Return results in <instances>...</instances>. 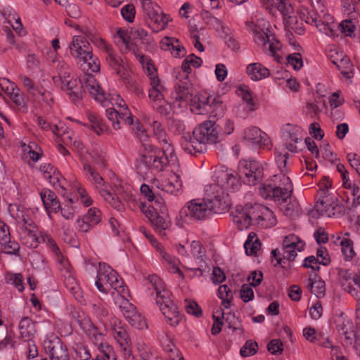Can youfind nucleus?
Wrapping results in <instances>:
<instances>
[{"label": "nucleus", "instance_id": "09e8293b", "mask_svg": "<svg viewBox=\"0 0 360 360\" xmlns=\"http://www.w3.org/2000/svg\"><path fill=\"white\" fill-rule=\"evenodd\" d=\"M276 3L274 0H271V5L276 4L278 10L281 13L283 17V20L285 18H288V15L293 13L294 8L291 5L289 0H276Z\"/></svg>", "mask_w": 360, "mask_h": 360}, {"label": "nucleus", "instance_id": "5fc2aeb1", "mask_svg": "<svg viewBox=\"0 0 360 360\" xmlns=\"http://www.w3.org/2000/svg\"><path fill=\"white\" fill-rule=\"evenodd\" d=\"M176 100L181 101H186L190 98L191 94L186 82L177 84L176 86Z\"/></svg>", "mask_w": 360, "mask_h": 360}, {"label": "nucleus", "instance_id": "dca6fc26", "mask_svg": "<svg viewBox=\"0 0 360 360\" xmlns=\"http://www.w3.org/2000/svg\"><path fill=\"white\" fill-rule=\"evenodd\" d=\"M244 139L249 143L260 148H270V139L267 134L256 127H250L245 131Z\"/></svg>", "mask_w": 360, "mask_h": 360}, {"label": "nucleus", "instance_id": "9b49d317", "mask_svg": "<svg viewBox=\"0 0 360 360\" xmlns=\"http://www.w3.org/2000/svg\"><path fill=\"white\" fill-rule=\"evenodd\" d=\"M240 172L243 174V182L250 186L260 183L264 178V169L262 165L255 160H241Z\"/></svg>", "mask_w": 360, "mask_h": 360}, {"label": "nucleus", "instance_id": "4468645a", "mask_svg": "<svg viewBox=\"0 0 360 360\" xmlns=\"http://www.w3.org/2000/svg\"><path fill=\"white\" fill-rule=\"evenodd\" d=\"M84 35H86L84 34ZM89 39L86 36H75L69 45L71 55L79 60H82L84 56L90 54L92 51L89 42L86 39Z\"/></svg>", "mask_w": 360, "mask_h": 360}, {"label": "nucleus", "instance_id": "8fccbe9b", "mask_svg": "<svg viewBox=\"0 0 360 360\" xmlns=\"http://www.w3.org/2000/svg\"><path fill=\"white\" fill-rule=\"evenodd\" d=\"M20 79L22 82V84L27 89L29 94H32L33 96H35V92H37L39 95H41L44 99H45L46 96V92L43 91L41 89H39L38 87H36L34 86V84L33 81L25 75H21Z\"/></svg>", "mask_w": 360, "mask_h": 360}, {"label": "nucleus", "instance_id": "6e6d98bb", "mask_svg": "<svg viewBox=\"0 0 360 360\" xmlns=\"http://www.w3.org/2000/svg\"><path fill=\"white\" fill-rule=\"evenodd\" d=\"M64 284L68 290L75 296L79 292V287L76 279L70 274L65 276Z\"/></svg>", "mask_w": 360, "mask_h": 360}, {"label": "nucleus", "instance_id": "a878e982", "mask_svg": "<svg viewBox=\"0 0 360 360\" xmlns=\"http://www.w3.org/2000/svg\"><path fill=\"white\" fill-rule=\"evenodd\" d=\"M163 190L174 195H179L182 191V182L180 176L174 173L165 181Z\"/></svg>", "mask_w": 360, "mask_h": 360}, {"label": "nucleus", "instance_id": "680f3d73", "mask_svg": "<svg viewBox=\"0 0 360 360\" xmlns=\"http://www.w3.org/2000/svg\"><path fill=\"white\" fill-rule=\"evenodd\" d=\"M121 14L124 19L129 22H132L135 18L136 10L133 4H127L121 9Z\"/></svg>", "mask_w": 360, "mask_h": 360}, {"label": "nucleus", "instance_id": "7c9ffc66", "mask_svg": "<svg viewBox=\"0 0 360 360\" xmlns=\"http://www.w3.org/2000/svg\"><path fill=\"white\" fill-rule=\"evenodd\" d=\"M261 242L257 234L254 232L250 233L247 240L244 243L245 252L248 255H256L261 248Z\"/></svg>", "mask_w": 360, "mask_h": 360}, {"label": "nucleus", "instance_id": "0eeeda50", "mask_svg": "<svg viewBox=\"0 0 360 360\" xmlns=\"http://www.w3.org/2000/svg\"><path fill=\"white\" fill-rule=\"evenodd\" d=\"M283 185L278 186L276 184H264L259 189L261 196L269 200L278 202H287L292 193V184L289 177L283 174Z\"/></svg>", "mask_w": 360, "mask_h": 360}, {"label": "nucleus", "instance_id": "4d7b16f0", "mask_svg": "<svg viewBox=\"0 0 360 360\" xmlns=\"http://www.w3.org/2000/svg\"><path fill=\"white\" fill-rule=\"evenodd\" d=\"M85 215V220L91 219V224L97 225L101 221L102 213L101 210L96 207L89 209Z\"/></svg>", "mask_w": 360, "mask_h": 360}, {"label": "nucleus", "instance_id": "6e6552de", "mask_svg": "<svg viewBox=\"0 0 360 360\" xmlns=\"http://www.w3.org/2000/svg\"><path fill=\"white\" fill-rule=\"evenodd\" d=\"M76 321L100 351L104 350L105 346H110L107 342H104V334L99 331L98 328L84 314H79L76 317Z\"/></svg>", "mask_w": 360, "mask_h": 360}, {"label": "nucleus", "instance_id": "412c9836", "mask_svg": "<svg viewBox=\"0 0 360 360\" xmlns=\"http://www.w3.org/2000/svg\"><path fill=\"white\" fill-rule=\"evenodd\" d=\"M40 196L46 210L58 212L60 208V203L56 193L50 189H44L40 193Z\"/></svg>", "mask_w": 360, "mask_h": 360}, {"label": "nucleus", "instance_id": "b1692460", "mask_svg": "<svg viewBox=\"0 0 360 360\" xmlns=\"http://www.w3.org/2000/svg\"><path fill=\"white\" fill-rule=\"evenodd\" d=\"M152 202L153 204L148 206L144 202H140L139 207L144 214H148L149 212L155 214L167 213V209L162 198H155Z\"/></svg>", "mask_w": 360, "mask_h": 360}, {"label": "nucleus", "instance_id": "bb28decb", "mask_svg": "<svg viewBox=\"0 0 360 360\" xmlns=\"http://www.w3.org/2000/svg\"><path fill=\"white\" fill-rule=\"evenodd\" d=\"M19 330L21 338L26 341L30 340L36 332L34 323L32 322V319L27 316L22 318L20 320L19 323Z\"/></svg>", "mask_w": 360, "mask_h": 360}, {"label": "nucleus", "instance_id": "a211bd4d", "mask_svg": "<svg viewBox=\"0 0 360 360\" xmlns=\"http://www.w3.org/2000/svg\"><path fill=\"white\" fill-rule=\"evenodd\" d=\"M85 88L91 94L95 99L101 103L103 106H106V103H108L105 98L104 91L98 85L96 79L94 76L88 75L84 81Z\"/></svg>", "mask_w": 360, "mask_h": 360}, {"label": "nucleus", "instance_id": "393cba45", "mask_svg": "<svg viewBox=\"0 0 360 360\" xmlns=\"http://www.w3.org/2000/svg\"><path fill=\"white\" fill-rule=\"evenodd\" d=\"M226 105L221 100L220 96L213 97L210 103L207 113L210 114V117L216 118L217 120L222 117L225 113Z\"/></svg>", "mask_w": 360, "mask_h": 360}, {"label": "nucleus", "instance_id": "49530a36", "mask_svg": "<svg viewBox=\"0 0 360 360\" xmlns=\"http://www.w3.org/2000/svg\"><path fill=\"white\" fill-rule=\"evenodd\" d=\"M212 97L201 94L198 97V101H194L193 106L198 110V114H205L207 112Z\"/></svg>", "mask_w": 360, "mask_h": 360}, {"label": "nucleus", "instance_id": "f704fd0d", "mask_svg": "<svg viewBox=\"0 0 360 360\" xmlns=\"http://www.w3.org/2000/svg\"><path fill=\"white\" fill-rule=\"evenodd\" d=\"M297 13L302 20L309 25H314L317 23L318 13L314 11L310 10L304 6H300L298 8Z\"/></svg>", "mask_w": 360, "mask_h": 360}, {"label": "nucleus", "instance_id": "69168bd1", "mask_svg": "<svg viewBox=\"0 0 360 360\" xmlns=\"http://www.w3.org/2000/svg\"><path fill=\"white\" fill-rule=\"evenodd\" d=\"M321 150L323 157L326 160H327L331 162H335L338 160L336 155L333 153L328 142H323V144L322 146H321Z\"/></svg>", "mask_w": 360, "mask_h": 360}, {"label": "nucleus", "instance_id": "37998d69", "mask_svg": "<svg viewBox=\"0 0 360 360\" xmlns=\"http://www.w3.org/2000/svg\"><path fill=\"white\" fill-rule=\"evenodd\" d=\"M102 195L105 200L108 202L112 207L119 212L124 210V205L120 198L115 193H112L107 191H103Z\"/></svg>", "mask_w": 360, "mask_h": 360}, {"label": "nucleus", "instance_id": "f3484780", "mask_svg": "<svg viewBox=\"0 0 360 360\" xmlns=\"http://www.w3.org/2000/svg\"><path fill=\"white\" fill-rule=\"evenodd\" d=\"M149 219L151 226L154 231L162 236H166L165 231L169 229L171 225V220L168 213L162 212V214H145Z\"/></svg>", "mask_w": 360, "mask_h": 360}, {"label": "nucleus", "instance_id": "774afa93", "mask_svg": "<svg viewBox=\"0 0 360 360\" xmlns=\"http://www.w3.org/2000/svg\"><path fill=\"white\" fill-rule=\"evenodd\" d=\"M74 351L76 354V358L79 360H90L91 358L90 351L82 345H77Z\"/></svg>", "mask_w": 360, "mask_h": 360}, {"label": "nucleus", "instance_id": "3c124183", "mask_svg": "<svg viewBox=\"0 0 360 360\" xmlns=\"http://www.w3.org/2000/svg\"><path fill=\"white\" fill-rule=\"evenodd\" d=\"M2 252L6 255L20 256V245L15 240H8L5 244H0Z\"/></svg>", "mask_w": 360, "mask_h": 360}, {"label": "nucleus", "instance_id": "cd10ccee", "mask_svg": "<svg viewBox=\"0 0 360 360\" xmlns=\"http://www.w3.org/2000/svg\"><path fill=\"white\" fill-rule=\"evenodd\" d=\"M246 25L254 34V40L255 43L261 45H266L267 42H270L271 36L265 32L259 26L253 23V22H246Z\"/></svg>", "mask_w": 360, "mask_h": 360}, {"label": "nucleus", "instance_id": "ea45409f", "mask_svg": "<svg viewBox=\"0 0 360 360\" xmlns=\"http://www.w3.org/2000/svg\"><path fill=\"white\" fill-rule=\"evenodd\" d=\"M332 62L337 66L341 74L346 78L349 79L352 77L353 65L348 58H342L339 62H336L335 60H333Z\"/></svg>", "mask_w": 360, "mask_h": 360}, {"label": "nucleus", "instance_id": "603ef678", "mask_svg": "<svg viewBox=\"0 0 360 360\" xmlns=\"http://www.w3.org/2000/svg\"><path fill=\"white\" fill-rule=\"evenodd\" d=\"M258 345L257 342L252 340H247L245 345L240 348V354L243 357L250 356L257 353Z\"/></svg>", "mask_w": 360, "mask_h": 360}, {"label": "nucleus", "instance_id": "4c0bfd02", "mask_svg": "<svg viewBox=\"0 0 360 360\" xmlns=\"http://www.w3.org/2000/svg\"><path fill=\"white\" fill-rule=\"evenodd\" d=\"M217 295L222 300V305L229 309L231 307V301L233 298V293L227 285H221L217 291Z\"/></svg>", "mask_w": 360, "mask_h": 360}, {"label": "nucleus", "instance_id": "2f4dec72", "mask_svg": "<svg viewBox=\"0 0 360 360\" xmlns=\"http://www.w3.org/2000/svg\"><path fill=\"white\" fill-rule=\"evenodd\" d=\"M151 88L149 90V98L154 102H162L164 101V91L165 88L161 85L160 79L154 80L150 83Z\"/></svg>", "mask_w": 360, "mask_h": 360}, {"label": "nucleus", "instance_id": "a19ab883", "mask_svg": "<svg viewBox=\"0 0 360 360\" xmlns=\"http://www.w3.org/2000/svg\"><path fill=\"white\" fill-rule=\"evenodd\" d=\"M238 95H240L243 100L246 102L248 107L252 111L257 108L256 103L254 102L252 93L247 85H240L238 89Z\"/></svg>", "mask_w": 360, "mask_h": 360}, {"label": "nucleus", "instance_id": "bf43d9fd", "mask_svg": "<svg viewBox=\"0 0 360 360\" xmlns=\"http://www.w3.org/2000/svg\"><path fill=\"white\" fill-rule=\"evenodd\" d=\"M106 116L108 119L112 122V124L113 128L115 130L120 129L121 128L120 121L118 119L119 116V110H115V108H108L106 110Z\"/></svg>", "mask_w": 360, "mask_h": 360}, {"label": "nucleus", "instance_id": "f8f14e48", "mask_svg": "<svg viewBox=\"0 0 360 360\" xmlns=\"http://www.w3.org/2000/svg\"><path fill=\"white\" fill-rule=\"evenodd\" d=\"M141 7L145 15L157 25L158 30H163L169 21V17L165 14L161 8L153 0H141Z\"/></svg>", "mask_w": 360, "mask_h": 360}, {"label": "nucleus", "instance_id": "58836bf2", "mask_svg": "<svg viewBox=\"0 0 360 360\" xmlns=\"http://www.w3.org/2000/svg\"><path fill=\"white\" fill-rule=\"evenodd\" d=\"M282 245L292 247L296 251L301 252L304 249L305 243L295 234H290L285 237Z\"/></svg>", "mask_w": 360, "mask_h": 360}, {"label": "nucleus", "instance_id": "423d86ee", "mask_svg": "<svg viewBox=\"0 0 360 360\" xmlns=\"http://www.w3.org/2000/svg\"><path fill=\"white\" fill-rule=\"evenodd\" d=\"M216 184L213 187L214 198L221 200V205L225 209L230 202L229 193H234L239 190L241 184L237 173H233L228 170H219L215 172Z\"/></svg>", "mask_w": 360, "mask_h": 360}, {"label": "nucleus", "instance_id": "338daca9", "mask_svg": "<svg viewBox=\"0 0 360 360\" xmlns=\"http://www.w3.org/2000/svg\"><path fill=\"white\" fill-rule=\"evenodd\" d=\"M191 252L194 257L202 260L205 250L200 241L193 240L191 244Z\"/></svg>", "mask_w": 360, "mask_h": 360}, {"label": "nucleus", "instance_id": "c9c22d12", "mask_svg": "<svg viewBox=\"0 0 360 360\" xmlns=\"http://www.w3.org/2000/svg\"><path fill=\"white\" fill-rule=\"evenodd\" d=\"M88 120L90 124L89 127L95 131L96 134L101 135L106 130V127L103 119L98 115L89 113L88 115Z\"/></svg>", "mask_w": 360, "mask_h": 360}, {"label": "nucleus", "instance_id": "13d9d810", "mask_svg": "<svg viewBox=\"0 0 360 360\" xmlns=\"http://www.w3.org/2000/svg\"><path fill=\"white\" fill-rule=\"evenodd\" d=\"M283 342L279 339H273L267 344V350L274 355L281 354L283 351Z\"/></svg>", "mask_w": 360, "mask_h": 360}, {"label": "nucleus", "instance_id": "c03bdc74", "mask_svg": "<svg viewBox=\"0 0 360 360\" xmlns=\"http://www.w3.org/2000/svg\"><path fill=\"white\" fill-rule=\"evenodd\" d=\"M91 311L101 321H103L108 315L109 311L107 307L101 302L91 303L90 304Z\"/></svg>", "mask_w": 360, "mask_h": 360}, {"label": "nucleus", "instance_id": "0e129e2a", "mask_svg": "<svg viewBox=\"0 0 360 360\" xmlns=\"http://www.w3.org/2000/svg\"><path fill=\"white\" fill-rule=\"evenodd\" d=\"M131 37L134 40L139 39L144 43L145 41H148V32L141 27H131L130 30Z\"/></svg>", "mask_w": 360, "mask_h": 360}, {"label": "nucleus", "instance_id": "f257e3e1", "mask_svg": "<svg viewBox=\"0 0 360 360\" xmlns=\"http://www.w3.org/2000/svg\"><path fill=\"white\" fill-rule=\"evenodd\" d=\"M155 134L159 141L165 144L160 149L149 143H141L136 160V169L137 173L142 176H148L150 172H162L167 165H175L177 157L173 146L169 143V139L162 124L158 121H153L151 124Z\"/></svg>", "mask_w": 360, "mask_h": 360}, {"label": "nucleus", "instance_id": "6ab92c4d", "mask_svg": "<svg viewBox=\"0 0 360 360\" xmlns=\"http://www.w3.org/2000/svg\"><path fill=\"white\" fill-rule=\"evenodd\" d=\"M63 90L68 92L70 98L73 101L81 100L83 97V94L85 93L82 82L79 79L74 78L67 79L65 89Z\"/></svg>", "mask_w": 360, "mask_h": 360}, {"label": "nucleus", "instance_id": "de8ad7c7", "mask_svg": "<svg viewBox=\"0 0 360 360\" xmlns=\"http://www.w3.org/2000/svg\"><path fill=\"white\" fill-rule=\"evenodd\" d=\"M340 245L342 248V252L346 260H351L356 255L354 250V243L349 238H343L340 241Z\"/></svg>", "mask_w": 360, "mask_h": 360}, {"label": "nucleus", "instance_id": "052dcab7", "mask_svg": "<svg viewBox=\"0 0 360 360\" xmlns=\"http://www.w3.org/2000/svg\"><path fill=\"white\" fill-rule=\"evenodd\" d=\"M100 352L101 354H98L92 360H117L111 346H105L104 350H101Z\"/></svg>", "mask_w": 360, "mask_h": 360}, {"label": "nucleus", "instance_id": "7ed1b4c3", "mask_svg": "<svg viewBox=\"0 0 360 360\" xmlns=\"http://www.w3.org/2000/svg\"><path fill=\"white\" fill-rule=\"evenodd\" d=\"M148 280L156 292V303L159 306L166 321L171 326H176L182 319L176 304L171 300L170 292L165 289L163 281L157 275H150Z\"/></svg>", "mask_w": 360, "mask_h": 360}, {"label": "nucleus", "instance_id": "864d4df0", "mask_svg": "<svg viewBox=\"0 0 360 360\" xmlns=\"http://www.w3.org/2000/svg\"><path fill=\"white\" fill-rule=\"evenodd\" d=\"M339 27L341 32L343 33L346 37H354V31L356 30L355 22L351 19H347L342 20Z\"/></svg>", "mask_w": 360, "mask_h": 360}, {"label": "nucleus", "instance_id": "ddd939ff", "mask_svg": "<svg viewBox=\"0 0 360 360\" xmlns=\"http://www.w3.org/2000/svg\"><path fill=\"white\" fill-rule=\"evenodd\" d=\"M111 329L113 332V336L117 340L124 355L126 357H130L132 354V343L126 327L122 324L118 319H115L111 323Z\"/></svg>", "mask_w": 360, "mask_h": 360}, {"label": "nucleus", "instance_id": "2eb2a0df", "mask_svg": "<svg viewBox=\"0 0 360 360\" xmlns=\"http://www.w3.org/2000/svg\"><path fill=\"white\" fill-rule=\"evenodd\" d=\"M45 350L51 360H70L67 347L59 338L49 341L45 346Z\"/></svg>", "mask_w": 360, "mask_h": 360}, {"label": "nucleus", "instance_id": "4be33fe9", "mask_svg": "<svg viewBox=\"0 0 360 360\" xmlns=\"http://www.w3.org/2000/svg\"><path fill=\"white\" fill-rule=\"evenodd\" d=\"M246 72L253 81L261 80L270 75L269 70L259 63L249 64L246 68Z\"/></svg>", "mask_w": 360, "mask_h": 360}, {"label": "nucleus", "instance_id": "473e14b6", "mask_svg": "<svg viewBox=\"0 0 360 360\" xmlns=\"http://www.w3.org/2000/svg\"><path fill=\"white\" fill-rule=\"evenodd\" d=\"M7 95L14 103L18 110H20L23 112H27V107L25 101V95L18 86L15 88V89L13 90Z\"/></svg>", "mask_w": 360, "mask_h": 360}, {"label": "nucleus", "instance_id": "1a4fd4ad", "mask_svg": "<svg viewBox=\"0 0 360 360\" xmlns=\"http://www.w3.org/2000/svg\"><path fill=\"white\" fill-rule=\"evenodd\" d=\"M248 214L251 219V224L253 221L262 228H266L275 224L276 219L274 213L267 207L261 204L255 203L254 205H246Z\"/></svg>", "mask_w": 360, "mask_h": 360}, {"label": "nucleus", "instance_id": "e433bc0d", "mask_svg": "<svg viewBox=\"0 0 360 360\" xmlns=\"http://www.w3.org/2000/svg\"><path fill=\"white\" fill-rule=\"evenodd\" d=\"M129 324L137 329L143 330L148 328L145 317L136 310L125 318Z\"/></svg>", "mask_w": 360, "mask_h": 360}, {"label": "nucleus", "instance_id": "5701e85b", "mask_svg": "<svg viewBox=\"0 0 360 360\" xmlns=\"http://www.w3.org/2000/svg\"><path fill=\"white\" fill-rule=\"evenodd\" d=\"M232 215L233 221L239 230L246 229L252 224L246 207H237L235 212H232Z\"/></svg>", "mask_w": 360, "mask_h": 360}, {"label": "nucleus", "instance_id": "72a5a7b5", "mask_svg": "<svg viewBox=\"0 0 360 360\" xmlns=\"http://www.w3.org/2000/svg\"><path fill=\"white\" fill-rule=\"evenodd\" d=\"M316 277H318V275L315 273L309 275L308 288L312 294L319 297L321 295H324L326 288L325 283L321 280L316 281Z\"/></svg>", "mask_w": 360, "mask_h": 360}, {"label": "nucleus", "instance_id": "39448f33", "mask_svg": "<svg viewBox=\"0 0 360 360\" xmlns=\"http://www.w3.org/2000/svg\"><path fill=\"white\" fill-rule=\"evenodd\" d=\"M80 31L85 34L95 46L105 51V60L108 66L112 70H115L116 75L122 81L127 79L128 72L124 65L123 60L122 57L114 51L112 47L108 44L104 39L96 36L87 27H83Z\"/></svg>", "mask_w": 360, "mask_h": 360}, {"label": "nucleus", "instance_id": "20e7f679", "mask_svg": "<svg viewBox=\"0 0 360 360\" xmlns=\"http://www.w3.org/2000/svg\"><path fill=\"white\" fill-rule=\"evenodd\" d=\"M221 200H216L214 197L207 200H192L188 202L179 211V216L182 219L187 218L193 220H204L210 217L212 213H219L224 208L221 205L224 197Z\"/></svg>", "mask_w": 360, "mask_h": 360}, {"label": "nucleus", "instance_id": "a18cd8bd", "mask_svg": "<svg viewBox=\"0 0 360 360\" xmlns=\"http://www.w3.org/2000/svg\"><path fill=\"white\" fill-rule=\"evenodd\" d=\"M217 134H219V141H222L226 136L231 134L234 130L233 122L230 120H226L221 123H217Z\"/></svg>", "mask_w": 360, "mask_h": 360}, {"label": "nucleus", "instance_id": "aec40b11", "mask_svg": "<svg viewBox=\"0 0 360 360\" xmlns=\"http://www.w3.org/2000/svg\"><path fill=\"white\" fill-rule=\"evenodd\" d=\"M354 328L352 322L345 320L336 326L338 333L344 337L345 344L347 346L352 345L354 340L356 338L357 333Z\"/></svg>", "mask_w": 360, "mask_h": 360}, {"label": "nucleus", "instance_id": "e2e57ef3", "mask_svg": "<svg viewBox=\"0 0 360 360\" xmlns=\"http://www.w3.org/2000/svg\"><path fill=\"white\" fill-rule=\"evenodd\" d=\"M287 62L290 64L295 70H299L303 66L302 58L299 53L288 55L287 56Z\"/></svg>", "mask_w": 360, "mask_h": 360}, {"label": "nucleus", "instance_id": "f03ea898", "mask_svg": "<svg viewBox=\"0 0 360 360\" xmlns=\"http://www.w3.org/2000/svg\"><path fill=\"white\" fill-rule=\"evenodd\" d=\"M217 128V122L214 120H206L198 124L194 128L192 136L187 133L182 136L183 149L194 155L204 153L207 144L219 142Z\"/></svg>", "mask_w": 360, "mask_h": 360}, {"label": "nucleus", "instance_id": "79ce46f5", "mask_svg": "<svg viewBox=\"0 0 360 360\" xmlns=\"http://www.w3.org/2000/svg\"><path fill=\"white\" fill-rule=\"evenodd\" d=\"M84 62V69L87 68L91 72H98L100 71V61L98 58L93 55L92 51L90 54L84 56L82 60Z\"/></svg>", "mask_w": 360, "mask_h": 360}, {"label": "nucleus", "instance_id": "c756f323", "mask_svg": "<svg viewBox=\"0 0 360 360\" xmlns=\"http://www.w3.org/2000/svg\"><path fill=\"white\" fill-rule=\"evenodd\" d=\"M37 231L38 229L30 231H26V229H25V232L20 231V240L22 243L30 248H37L40 243L39 238L37 234Z\"/></svg>", "mask_w": 360, "mask_h": 360}, {"label": "nucleus", "instance_id": "9d476101", "mask_svg": "<svg viewBox=\"0 0 360 360\" xmlns=\"http://www.w3.org/2000/svg\"><path fill=\"white\" fill-rule=\"evenodd\" d=\"M100 280L105 281L111 288L115 289L122 297H126L129 295L127 288L124 285V281L122 278H118V274L116 271L112 269L106 264H99Z\"/></svg>", "mask_w": 360, "mask_h": 360}, {"label": "nucleus", "instance_id": "c85d7f7f", "mask_svg": "<svg viewBox=\"0 0 360 360\" xmlns=\"http://www.w3.org/2000/svg\"><path fill=\"white\" fill-rule=\"evenodd\" d=\"M284 24L290 35H292L291 30L300 35L304 33L305 29L302 20L300 21L295 15H288V18H285Z\"/></svg>", "mask_w": 360, "mask_h": 360}]
</instances>
